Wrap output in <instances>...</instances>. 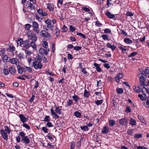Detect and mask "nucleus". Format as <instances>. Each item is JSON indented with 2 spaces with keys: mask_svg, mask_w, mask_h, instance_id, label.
<instances>
[{
  "mask_svg": "<svg viewBox=\"0 0 149 149\" xmlns=\"http://www.w3.org/2000/svg\"><path fill=\"white\" fill-rule=\"evenodd\" d=\"M32 27L33 28H39V25L38 23L35 21H33L32 23Z\"/></svg>",
  "mask_w": 149,
  "mask_h": 149,
  "instance_id": "33",
  "label": "nucleus"
},
{
  "mask_svg": "<svg viewBox=\"0 0 149 149\" xmlns=\"http://www.w3.org/2000/svg\"><path fill=\"white\" fill-rule=\"evenodd\" d=\"M40 35L45 38H48L49 39H51V36L50 34L45 30H42L40 32Z\"/></svg>",
  "mask_w": 149,
  "mask_h": 149,
  "instance_id": "5",
  "label": "nucleus"
},
{
  "mask_svg": "<svg viewBox=\"0 0 149 149\" xmlns=\"http://www.w3.org/2000/svg\"><path fill=\"white\" fill-rule=\"evenodd\" d=\"M94 65L96 67V70L98 72L102 71V70L100 67V65L96 63H94Z\"/></svg>",
  "mask_w": 149,
  "mask_h": 149,
  "instance_id": "23",
  "label": "nucleus"
},
{
  "mask_svg": "<svg viewBox=\"0 0 149 149\" xmlns=\"http://www.w3.org/2000/svg\"><path fill=\"white\" fill-rule=\"evenodd\" d=\"M126 15L128 16L132 17L133 15V14L131 12L128 11L127 12Z\"/></svg>",
  "mask_w": 149,
  "mask_h": 149,
  "instance_id": "64",
  "label": "nucleus"
},
{
  "mask_svg": "<svg viewBox=\"0 0 149 149\" xmlns=\"http://www.w3.org/2000/svg\"><path fill=\"white\" fill-rule=\"evenodd\" d=\"M27 8L31 10H35V6L30 2L27 1L26 3Z\"/></svg>",
  "mask_w": 149,
  "mask_h": 149,
  "instance_id": "8",
  "label": "nucleus"
},
{
  "mask_svg": "<svg viewBox=\"0 0 149 149\" xmlns=\"http://www.w3.org/2000/svg\"><path fill=\"white\" fill-rule=\"evenodd\" d=\"M35 42L33 40H31V42H30V46H31L33 49H36L37 47Z\"/></svg>",
  "mask_w": 149,
  "mask_h": 149,
  "instance_id": "30",
  "label": "nucleus"
},
{
  "mask_svg": "<svg viewBox=\"0 0 149 149\" xmlns=\"http://www.w3.org/2000/svg\"><path fill=\"white\" fill-rule=\"evenodd\" d=\"M31 25L29 24H26L25 25V29L27 30H29L30 29V28L31 27Z\"/></svg>",
  "mask_w": 149,
  "mask_h": 149,
  "instance_id": "51",
  "label": "nucleus"
},
{
  "mask_svg": "<svg viewBox=\"0 0 149 149\" xmlns=\"http://www.w3.org/2000/svg\"><path fill=\"white\" fill-rule=\"evenodd\" d=\"M56 35L57 36H58L60 35V30L57 27L56 28Z\"/></svg>",
  "mask_w": 149,
  "mask_h": 149,
  "instance_id": "56",
  "label": "nucleus"
},
{
  "mask_svg": "<svg viewBox=\"0 0 149 149\" xmlns=\"http://www.w3.org/2000/svg\"><path fill=\"white\" fill-rule=\"evenodd\" d=\"M109 128L106 126L104 127L102 129V134H106L109 132Z\"/></svg>",
  "mask_w": 149,
  "mask_h": 149,
  "instance_id": "20",
  "label": "nucleus"
},
{
  "mask_svg": "<svg viewBox=\"0 0 149 149\" xmlns=\"http://www.w3.org/2000/svg\"><path fill=\"white\" fill-rule=\"evenodd\" d=\"M142 134H135L134 136V137L135 138H140L142 137Z\"/></svg>",
  "mask_w": 149,
  "mask_h": 149,
  "instance_id": "38",
  "label": "nucleus"
},
{
  "mask_svg": "<svg viewBox=\"0 0 149 149\" xmlns=\"http://www.w3.org/2000/svg\"><path fill=\"white\" fill-rule=\"evenodd\" d=\"M49 51L48 48H46L45 49L43 48H40L39 50L40 53L42 55H47L48 54V52Z\"/></svg>",
  "mask_w": 149,
  "mask_h": 149,
  "instance_id": "4",
  "label": "nucleus"
},
{
  "mask_svg": "<svg viewBox=\"0 0 149 149\" xmlns=\"http://www.w3.org/2000/svg\"><path fill=\"white\" fill-rule=\"evenodd\" d=\"M17 60L15 58H13L11 59H10V62L13 64H16L17 62Z\"/></svg>",
  "mask_w": 149,
  "mask_h": 149,
  "instance_id": "37",
  "label": "nucleus"
},
{
  "mask_svg": "<svg viewBox=\"0 0 149 149\" xmlns=\"http://www.w3.org/2000/svg\"><path fill=\"white\" fill-rule=\"evenodd\" d=\"M124 42L128 44H131L132 43V41L129 38H125L124 40Z\"/></svg>",
  "mask_w": 149,
  "mask_h": 149,
  "instance_id": "27",
  "label": "nucleus"
},
{
  "mask_svg": "<svg viewBox=\"0 0 149 149\" xmlns=\"http://www.w3.org/2000/svg\"><path fill=\"white\" fill-rule=\"evenodd\" d=\"M27 35L30 40H32L34 42L36 41L37 38L36 34L32 33L30 31H29L27 33Z\"/></svg>",
  "mask_w": 149,
  "mask_h": 149,
  "instance_id": "3",
  "label": "nucleus"
},
{
  "mask_svg": "<svg viewBox=\"0 0 149 149\" xmlns=\"http://www.w3.org/2000/svg\"><path fill=\"white\" fill-rule=\"evenodd\" d=\"M81 8L83 10L86 12H89L90 11L89 9L86 7H82Z\"/></svg>",
  "mask_w": 149,
  "mask_h": 149,
  "instance_id": "59",
  "label": "nucleus"
},
{
  "mask_svg": "<svg viewBox=\"0 0 149 149\" xmlns=\"http://www.w3.org/2000/svg\"><path fill=\"white\" fill-rule=\"evenodd\" d=\"M61 111V109H59L58 108H57V107H56V109L55 110V112L58 115H60L61 114L62 112Z\"/></svg>",
  "mask_w": 149,
  "mask_h": 149,
  "instance_id": "42",
  "label": "nucleus"
},
{
  "mask_svg": "<svg viewBox=\"0 0 149 149\" xmlns=\"http://www.w3.org/2000/svg\"><path fill=\"white\" fill-rule=\"evenodd\" d=\"M3 72L5 75H7L9 74V71L7 69H4L3 70Z\"/></svg>",
  "mask_w": 149,
  "mask_h": 149,
  "instance_id": "53",
  "label": "nucleus"
},
{
  "mask_svg": "<svg viewBox=\"0 0 149 149\" xmlns=\"http://www.w3.org/2000/svg\"><path fill=\"white\" fill-rule=\"evenodd\" d=\"M101 37L103 39L105 40H109L110 39L108 35L107 34H103L102 35Z\"/></svg>",
  "mask_w": 149,
  "mask_h": 149,
  "instance_id": "26",
  "label": "nucleus"
},
{
  "mask_svg": "<svg viewBox=\"0 0 149 149\" xmlns=\"http://www.w3.org/2000/svg\"><path fill=\"white\" fill-rule=\"evenodd\" d=\"M21 140L23 141V142H24L25 144H28L30 142V141L29 138L27 136L22 138Z\"/></svg>",
  "mask_w": 149,
  "mask_h": 149,
  "instance_id": "13",
  "label": "nucleus"
},
{
  "mask_svg": "<svg viewBox=\"0 0 149 149\" xmlns=\"http://www.w3.org/2000/svg\"><path fill=\"white\" fill-rule=\"evenodd\" d=\"M90 95L89 92L86 89L84 90V96L86 98L88 97Z\"/></svg>",
  "mask_w": 149,
  "mask_h": 149,
  "instance_id": "29",
  "label": "nucleus"
},
{
  "mask_svg": "<svg viewBox=\"0 0 149 149\" xmlns=\"http://www.w3.org/2000/svg\"><path fill=\"white\" fill-rule=\"evenodd\" d=\"M17 67L19 73L21 74L23 72H25L26 71L25 70H24V68H23L22 67L20 66L19 65H17Z\"/></svg>",
  "mask_w": 149,
  "mask_h": 149,
  "instance_id": "17",
  "label": "nucleus"
},
{
  "mask_svg": "<svg viewBox=\"0 0 149 149\" xmlns=\"http://www.w3.org/2000/svg\"><path fill=\"white\" fill-rule=\"evenodd\" d=\"M109 125L111 126H113L115 124V121L113 120H110L109 121Z\"/></svg>",
  "mask_w": 149,
  "mask_h": 149,
  "instance_id": "34",
  "label": "nucleus"
},
{
  "mask_svg": "<svg viewBox=\"0 0 149 149\" xmlns=\"http://www.w3.org/2000/svg\"><path fill=\"white\" fill-rule=\"evenodd\" d=\"M144 96H143V95L139 94L138 95V97L140 98V100L142 101H144L146 100L147 98V96L144 93H143Z\"/></svg>",
  "mask_w": 149,
  "mask_h": 149,
  "instance_id": "21",
  "label": "nucleus"
},
{
  "mask_svg": "<svg viewBox=\"0 0 149 149\" xmlns=\"http://www.w3.org/2000/svg\"><path fill=\"white\" fill-rule=\"evenodd\" d=\"M72 98L75 102H78L80 100V98L79 96L77 95H74L72 97Z\"/></svg>",
  "mask_w": 149,
  "mask_h": 149,
  "instance_id": "25",
  "label": "nucleus"
},
{
  "mask_svg": "<svg viewBox=\"0 0 149 149\" xmlns=\"http://www.w3.org/2000/svg\"><path fill=\"white\" fill-rule=\"evenodd\" d=\"M47 8L49 9L50 12L53 11L54 10V6L52 4L48 3L47 4Z\"/></svg>",
  "mask_w": 149,
  "mask_h": 149,
  "instance_id": "14",
  "label": "nucleus"
},
{
  "mask_svg": "<svg viewBox=\"0 0 149 149\" xmlns=\"http://www.w3.org/2000/svg\"><path fill=\"white\" fill-rule=\"evenodd\" d=\"M73 102L72 100L70 99H69L68 101L67 102V104L66 107L70 106L72 105L73 103Z\"/></svg>",
  "mask_w": 149,
  "mask_h": 149,
  "instance_id": "32",
  "label": "nucleus"
},
{
  "mask_svg": "<svg viewBox=\"0 0 149 149\" xmlns=\"http://www.w3.org/2000/svg\"><path fill=\"white\" fill-rule=\"evenodd\" d=\"M119 122L120 125H125L127 122V119L126 118H121L119 120Z\"/></svg>",
  "mask_w": 149,
  "mask_h": 149,
  "instance_id": "11",
  "label": "nucleus"
},
{
  "mask_svg": "<svg viewBox=\"0 0 149 149\" xmlns=\"http://www.w3.org/2000/svg\"><path fill=\"white\" fill-rule=\"evenodd\" d=\"M3 61L4 62H7L9 61H8V57L7 56L5 55L3 56Z\"/></svg>",
  "mask_w": 149,
  "mask_h": 149,
  "instance_id": "47",
  "label": "nucleus"
},
{
  "mask_svg": "<svg viewBox=\"0 0 149 149\" xmlns=\"http://www.w3.org/2000/svg\"><path fill=\"white\" fill-rule=\"evenodd\" d=\"M80 128L82 130H83L85 131H87L89 130V129L87 126H81Z\"/></svg>",
  "mask_w": 149,
  "mask_h": 149,
  "instance_id": "36",
  "label": "nucleus"
},
{
  "mask_svg": "<svg viewBox=\"0 0 149 149\" xmlns=\"http://www.w3.org/2000/svg\"><path fill=\"white\" fill-rule=\"evenodd\" d=\"M137 54V52H134L132 53L131 54L129 55L128 57L129 58H131L132 57L134 56H136Z\"/></svg>",
  "mask_w": 149,
  "mask_h": 149,
  "instance_id": "48",
  "label": "nucleus"
},
{
  "mask_svg": "<svg viewBox=\"0 0 149 149\" xmlns=\"http://www.w3.org/2000/svg\"><path fill=\"white\" fill-rule=\"evenodd\" d=\"M23 42L24 41L22 38H19L18 39L17 43L18 45H19V46H23L22 45Z\"/></svg>",
  "mask_w": 149,
  "mask_h": 149,
  "instance_id": "24",
  "label": "nucleus"
},
{
  "mask_svg": "<svg viewBox=\"0 0 149 149\" xmlns=\"http://www.w3.org/2000/svg\"><path fill=\"white\" fill-rule=\"evenodd\" d=\"M0 132L4 140L7 141L8 138L7 133L5 132L4 130L2 129L0 130Z\"/></svg>",
  "mask_w": 149,
  "mask_h": 149,
  "instance_id": "7",
  "label": "nucleus"
},
{
  "mask_svg": "<svg viewBox=\"0 0 149 149\" xmlns=\"http://www.w3.org/2000/svg\"><path fill=\"white\" fill-rule=\"evenodd\" d=\"M69 27V30L70 31V32H73L75 31V29L74 28V27H73L72 26L70 25Z\"/></svg>",
  "mask_w": 149,
  "mask_h": 149,
  "instance_id": "50",
  "label": "nucleus"
},
{
  "mask_svg": "<svg viewBox=\"0 0 149 149\" xmlns=\"http://www.w3.org/2000/svg\"><path fill=\"white\" fill-rule=\"evenodd\" d=\"M103 100H97L95 101V103L97 105H99L100 104H101L103 102Z\"/></svg>",
  "mask_w": 149,
  "mask_h": 149,
  "instance_id": "45",
  "label": "nucleus"
},
{
  "mask_svg": "<svg viewBox=\"0 0 149 149\" xmlns=\"http://www.w3.org/2000/svg\"><path fill=\"white\" fill-rule=\"evenodd\" d=\"M116 92L118 94H122L123 93V90L121 88H118L116 89Z\"/></svg>",
  "mask_w": 149,
  "mask_h": 149,
  "instance_id": "35",
  "label": "nucleus"
},
{
  "mask_svg": "<svg viewBox=\"0 0 149 149\" xmlns=\"http://www.w3.org/2000/svg\"><path fill=\"white\" fill-rule=\"evenodd\" d=\"M129 123L131 125L133 126H135L136 124V120L132 118H130Z\"/></svg>",
  "mask_w": 149,
  "mask_h": 149,
  "instance_id": "22",
  "label": "nucleus"
},
{
  "mask_svg": "<svg viewBox=\"0 0 149 149\" xmlns=\"http://www.w3.org/2000/svg\"><path fill=\"white\" fill-rule=\"evenodd\" d=\"M52 115H53V118H54L55 119H56L59 118V116L57 114L56 112H55L53 110V107L51 108L50 109Z\"/></svg>",
  "mask_w": 149,
  "mask_h": 149,
  "instance_id": "9",
  "label": "nucleus"
},
{
  "mask_svg": "<svg viewBox=\"0 0 149 149\" xmlns=\"http://www.w3.org/2000/svg\"><path fill=\"white\" fill-rule=\"evenodd\" d=\"M22 125L23 127H25L28 130H29L30 129V126L27 124L24 123Z\"/></svg>",
  "mask_w": 149,
  "mask_h": 149,
  "instance_id": "62",
  "label": "nucleus"
},
{
  "mask_svg": "<svg viewBox=\"0 0 149 149\" xmlns=\"http://www.w3.org/2000/svg\"><path fill=\"white\" fill-rule=\"evenodd\" d=\"M7 50L9 52H13L15 50V48L13 46H9V47L7 49Z\"/></svg>",
  "mask_w": 149,
  "mask_h": 149,
  "instance_id": "31",
  "label": "nucleus"
},
{
  "mask_svg": "<svg viewBox=\"0 0 149 149\" xmlns=\"http://www.w3.org/2000/svg\"><path fill=\"white\" fill-rule=\"evenodd\" d=\"M141 74L147 76V75L149 74V67H146L144 70L141 71Z\"/></svg>",
  "mask_w": 149,
  "mask_h": 149,
  "instance_id": "10",
  "label": "nucleus"
},
{
  "mask_svg": "<svg viewBox=\"0 0 149 149\" xmlns=\"http://www.w3.org/2000/svg\"><path fill=\"white\" fill-rule=\"evenodd\" d=\"M45 23L46 24L47 26L44 25L43 26L44 29L46 31H48L49 30L52 31L53 30L54 26L51 23V20L50 19H48L45 21Z\"/></svg>",
  "mask_w": 149,
  "mask_h": 149,
  "instance_id": "2",
  "label": "nucleus"
},
{
  "mask_svg": "<svg viewBox=\"0 0 149 149\" xmlns=\"http://www.w3.org/2000/svg\"><path fill=\"white\" fill-rule=\"evenodd\" d=\"M68 29L65 25H64L62 28L61 31L63 32H66L67 31Z\"/></svg>",
  "mask_w": 149,
  "mask_h": 149,
  "instance_id": "41",
  "label": "nucleus"
},
{
  "mask_svg": "<svg viewBox=\"0 0 149 149\" xmlns=\"http://www.w3.org/2000/svg\"><path fill=\"white\" fill-rule=\"evenodd\" d=\"M77 35L79 36L82 37L84 39H85L86 38L84 34H83L82 33H77Z\"/></svg>",
  "mask_w": 149,
  "mask_h": 149,
  "instance_id": "63",
  "label": "nucleus"
},
{
  "mask_svg": "<svg viewBox=\"0 0 149 149\" xmlns=\"http://www.w3.org/2000/svg\"><path fill=\"white\" fill-rule=\"evenodd\" d=\"M134 130L133 129H131V130H127V134L128 135H131L132 134Z\"/></svg>",
  "mask_w": 149,
  "mask_h": 149,
  "instance_id": "55",
  "label": "nucleus"
},
{
  "mask_svg": "<svg viewBox=\"0 0 149 149\" xmlns=\"http://www.w3.org/2000/svg\"><path fill=\"white\" fill-rule=\"evenodd\" d=\"M19 117L20 118L21 121L23 123H25L27 121V119L23 115L21 114H19Z\"/></svg>",
  "mask_w": 149,
  "mask_h": 149,
  "instance_id": "16",
  "label": "nucleus"
},
{
  "mask_svg": "<svg viewBox=\"0 0 149 149\" xmlns=\"http://www.w3.org/2000/svg\"><path fill=\"white\" fill-rule=\"evenodd\" d=\"M81 47L79 46H76L74 47V49L75 50L78 51L79 50H81Z\"/></svg>",
  "mask_w": 149,
  "mask_h": 149,
  "instance_id": "61",
  "label": "nucleus"
},
{
  "mask_svg": "<svg viewBox=\"0 0 149 149\" xmlns=\"http://www.w3.org/2000/svg\"><path fill=\"white\" fill-rule=\"evenodd\" d=\"M107 46L108 47L111 48L112 51H114L116 48V47L114 45H112L109 42L107 43Z\"/></svg>",
  "mask_w": 149,
  "mask_h": 149,
  "instance_id": "19",
  "label": "nucleus"
},
{
  "mask_svg": "<svg viewBox=\"0 0 149 149\" xmlns=\"http://www.w3.org/2000/svg\"><path fill=\"white\" fill-rule=\"evenodd\" d=\"M104 33L106 34L110 33L111 32V31L110 29H106L104 30Z\"/></svg>",
  "mask_w": 149,
  "mask_h": 149,
  "instance_id": "52",
  "label": "nucleus"
},
{
  "mask_svg": "<svg viewBox=\"0 0 149 149\" xmlns=\"http://www.w3.org/2000/svg\"><path fill=\"white\" fill-rule=\"evenodd\" d=\"M74 115L77 118H80L81 117V114L80 112L76 111L74 113Z\"/></svg>",
  "mask_w": 149,
  "mask_h": 149,
  "instance_id": "39",
  "label": "nucleus"
},
{
  "mask_svg": "<svg viewBox=\"0 0 149 149\" xmlns=\"http://www.w3.org/2000/svg\"><path fill=\"white\" fill-rule=\"evenodd\" d=\"M50 120V117L49 116H45L43 120V121L46 122H48Z\"/></svg>",
  "mask_w": 149,
  "mask_h": 149,
  "instance_id": "43",
  "label": "nucleus"
},
{
  "mask_svg": "<svg viewBox=\"0 0 149 149\" xmlns=\"http://www.w3.org/2000/svg\"><path fill=\"white\" fill-rule=\"evenodd\" d=\"M52 135L50 133H49L47 135V138L51 140H52L53 139V138L52 137Z\"/></svg>",
  "mask_w": 149,
  "mask_h": 149,
  "instance_id": "57",
  "label": "nucleus"
},
{
  "mask_svg": "<svg viewBox=\"0 0 149 149\" xmlns=\"http://www.w3.org/2000/svg\"><path fill=\"white\" fill-rule=\"evenodd\" d=\"M137 149H148V148L143 146H137Z\"/></svg>",
  "mask_w": 149,
  "mask_h": 149,
  "instance_id": "58",
  "label": "nucleus"
},
{
  "mask_svg": "<svg viewBox=\"0 0 149 149\" xmlns=\"http://www.w3.org/2000/svg\"><path fill=\"white\" fill-rule=\"evenodd\" d=\"M33 65L36 69H41L43 66L42 64L41 63L42 59L41 57L38 55L35 57H33Z\"/></svg>",
  "mask_w": 149,
  "mask_h": 149,
  "instance_id": "1",
  "label": "nucleus"
},
{
  "mask_svg": "<svg viewBox=\"0 0 149 149\" xmlns=\"http://www.w3.org/2000/svg\"><path fill=\"white\" fill-rule=\"evenodd\" d=\"M5 53V51L4 49L1 48V50H0V56H3Z\"/></svg>",
  "mask_w": 149,
  "mask_h": 149,
  "instance_id": "46",
  "label": "nucleus"
},
{
  "mask_svg": "<svg viewBox=\"0 0 149 149\" xmlns=\"http://www.w3.org/2000/svg\"><path fill=\"white\" fill-rule=\"evenodd\" d=\"M8 71L12 74H15L16 72L15 68L14 67L11 66L8 68Z\"/></svg>",
  "mask_w": 149,
  "mask_h": 149,
  "instance_id": "15",
  "label": "nucleus"
},
{
  "mask_svg": "<svg viewBox=\"0 0 149 149\" xmlns=\"http://www.w3.org/2000/svg\"><path fill=\"white\" fill-rule=\"evenodd\" d=\"M42 130L45 133H47L48 132V129L46 127H42Z\"/></svg>",
  "mask_w": 149,
  "mask_h": 149,
  "instance_id": "49",
  "label": "nucleus"
},
{
  "mask_svg": "<svg viewBox=\"0 0 149 149\" xmlns=\"http://www.w3.org/2000/svg\"><path fill=\"white\" fill-rule=\"evenodd\" d=\"M48 43L46 41H44L42 43V46L43 47H44L45 48H48Z\"/></svg>",
  "mask_w": 149,
  "mask_h": 149,
  "instance_id": "54",
  "label": "nucleus"
},
{
  "mask_svg": "<svg viewBox=\"0 0 149 149\" xmlns=\"http://www.w3.org/2000/svg\"><path fill=\"white\" fill-rule=\"evenodd\" d=\"M5 130L8 133V134H9L11 132V130L7 126H5L4 127Z\"/></svg>",
  "mask_w": 149,
  "mask_h": 149,
  "instance_id": "40",
  "label": "nucleus"
},
{
  "mask_svg": "<svg viewBox=\"0 0 149 149\" xmlns=\"http://www.w3.org/2000/svg\"><path fill=\"white\" fill-rule=\"evenodd\" d=\"M139 81L140 83L143 86H146V84L144 83V82L146 80V78L143 75H141L139 77Z\"/></svg>",
  "mask_w": 149,
  "mask_h": 149,
  "instance_id": "12",
  "label": "nucleus"
},
{
  "mask_svg": "<svg viewBox=\"0 0 149 149\" xmlns=\"http://www.w3.org/2000/svg\"><path fill=\"white\" fill-rule=\"evenodd\" d=\"M22 47H24L26 49L29 48L30 47V41L29 39L26 40L24 41Z\"/></svg>",
  "mask_w": 149,
  "mask_h": 149,
  "instance_id": "6",
  "label": "nucleus"
},
{
  "mask_svg": "<svg viewBox=\"0 0 149 149\" xmlns=\"http://www.w3.org/2000/svg\"><path fill=\"white\" fill-rule=\"evenodd\" d=\"M25 134L23 132H19L18 134V135L21 136L22 137V138H23L25 136Z\"/></svg>",
  "mask_w": 149,
  "mask_h": 149,
  "instance_id": "60",
  "label": "nucleus"
},
{
  "mask_svg": "<svg viewBox=\"0 0 149 149\" xmlns=\"http://www.w3.org/2000/svg\"><path fill=\"white\" fill-rule=\"evenodd\" d=\"M138 117L140 121L141 122L143 123H145V121L144 120V118L143 116H138Z\"/></svg>",
  "mask_w": 149,
  "mask_h": 149,
  "instance_id": "44",
  "label": "nucleus"
},
{
  "mask_svg": "<svg viewBox=\"0 0 149 149\" xmlns=\"http://www.w3.org/2000/svg\"><path fill=\"white\" fill-rule=\"evenodd\" d=\"M141 89L140 87L138 86L137 87H136V86H134L133 87L134 90L136 93H139L141 92Z\"/></svg>",
  "mask_w": 149,
  "mask_h": 149,
  "instance_id": "28",
  "label": "nucleus"
},
{
  "mask_svg": "<svg viewBox=\"0 0 149 149\" xmlns=\"http://www.w3.org/2000/svg\"><path fill=\"white\" fill-rule=\"evenodd\" d=\"M105 14L109 18L113 19L115 18V15H114L111 14L109 11H107L106 13Z\"/></svg>",
  "mask_w": 149,
  "mask_h": 149,
  "instance_id": "18",
  "label": "nucleus"
}]
</instances>
